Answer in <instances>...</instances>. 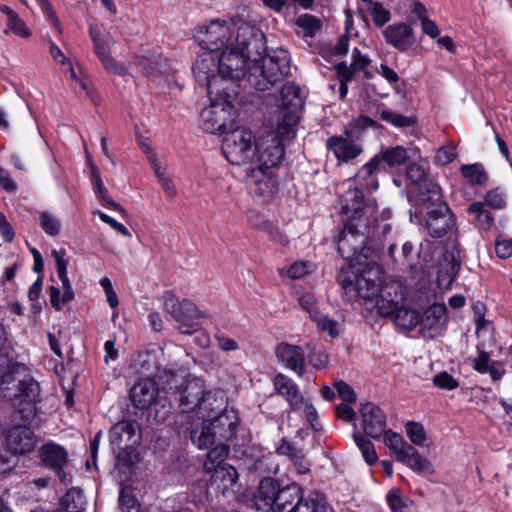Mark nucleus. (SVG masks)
Returning <instances> with one entry per match:
<instances>
[{
	"mask_svg": "<svg viewBox=\"0 0 512 512\" xmlns=\"http://www.w3.org/2000/svg\"><path fill=\"white\" fill-rule=\"evenodd\" d=\"M338 280L344 289L357 290L371 319L378 320L384 317V298L381 295L383 270L376 261H367L359 276L350 269L342 271Z\"/></svg>",
	"mask_w": 512,
	"mask_h": 512,
	"instance_id": "f257e3e1",
	"label": "nucleus"
},
{
	"mask_svg": "<svg viewBox=\"0 0 512 512\" xmlns=\"http://www.w3.org/2000/svg\"><path fill=\"white\" fill-rule=\"evenodd\" d=\"M405 431L412 444L393 433L392 430L386 429V441H389V448L395 454L396 460L416 474H434L435 468L432 462L415 448V446H424L428 439L424 426L420 422L408 421L405 424Z\"/></svg>",
	"mask_w": 512,
	"mask_h": 512,
	"instance_id": "f03ea898",
	"label": "nucleus"
},
{
	"mask_svg": "<svg viewBox=\"0 0 512 512\" xmlns=\"http://www.w3.org/2000/svg\"><path fill=\"white\" fill-rule=\"evenodd\" d=\"M249 66L248 82L259 91L268 90L281 82L290 72V55L287 50L275 49L268 55L253 58Z\"/></svg>",
	"mask_w": 512,
	"mask_h": 512,
	"instance_id": "7ed1b4c3",
	"label": "nucleus"
},
{
	"mask_svg": "<svg viewBox=\"0 0 512 512\" xmlns=\"http://www.w3.org/2000/svg\"><path fill=\"white\" fill-rule=\"evenodd\" d=\"M426 200L415 203L414 210L410 211L411 219L417 223L424 222V229L432 238H442L455 226V217L449 206L443 201Z\"/></svg>",
	"mask_w": 512,
	"mask_h": 512,
	"instance_id": "20e7f679",
	"label": "nucleus"
},
{
	"mask_svg": "<svg viewBox=\"0 0 512 512\" xmlns=\"http://www.w3.org/2000/svg\"><path fill=\"white\" fill-rule=\"evenodd\" d=\"M324 495L314 492L304 497L303 490L297 484L280 488L273 512H325Z\"/></svg>",
	"mask_w": 512,
	"mask_h": 512,
	"instance_id": "39448f33",
	"label": "nucleus"
},
{
	"mask_svg": "<svg viewBox=\"0 0 512 512\" xmlns=\"http://www.w3.org/2000/svg\"><path fill=\"white\" fill-rule=\"evenodd\" d=\"M222 152L232 165H252L257 154L255 136L249 129L236 128L227 133L222 142Z\"/></svg>",
	"mask_w": 512,
	"mask_h": 512,
	"instance_id": "423d86ee",
	"label": "nucleus"
},
{
	"mask_svg": "<svg viewBox=\"0 0 512 512\" xmlns=\"http://www.w3.org/2000/svg\"><path fill=\"white\" fill-rule=\"evenodd\" d=\"M273 385L276 393L286 400L292 411L303 409L306 420L311 428L316 431L321 430L322 427L318 420L316 408L310 401L304 398L299 386L291 378L279 373L274 377Z\"/></svg>",
	"mask_w": 512,
	"mask_h": 512,
	"instance_id": "0eeeda50",
	"label": "nucleus"
},
{
	"mask_svg": "<svg viewBox=\"0 0 512 512\" xmlns=\"http://www.w3.org/2000/svg\"><path fill=\"white\" fill-rule=\"evenodd\" d=\"M344 228L337 239V249L340 255L348 261H353L364 257L368 260L371 256L368 254L369 248L365 247V229L375 224L367 222L344 221Z\"/></svg>",
	"mask_w": 512,
	"mask_h": 512,
	"instance_id": "6e6552de",
	"label": "nucleus"
},
{
	"mask_svg": "<svg viewBox=\"0 0 512 512\" xmlns=\"http://www.w3.org/2000/svg\"><path fill=\"white\" fill-rule=\"evenodd\" d=\"M211 103L200 114V127L207 133H225L232 128L236 119V110L226 98L209 96Z\"/></svg>",
	"mask_w": 512,
	"mask_h": 512,
	"instance_id": "1a4fd4ad",
	"label": "nucleus"
},
{
	"mask_svg": "<svg viewBox=\"0 0 512 512\" xmlns=\"http://www.w3.org/2000/svg\"><path fill=\"white\" fill-rule=\"evenodd\" d=\"M343 221L377 223L374 213L378 205L371 200L363 204V194L358 188H348L341 197Z\"/></svg>",
	"mask_w": 512,
	"mask_h": 512,
	"instance_id": "9d476101",
	"label": "nucleus"
},
{
	"mask_svg": "<svg viewBox=\"0 0 512 512\" xmlns=\"http://www.w3.org/2000/svg\"><path fill=\"white\" fill-rule=\"evenodd\" d=\"M164 305L170 316L179 323L178 329L182 334L191 335L199 330L197 319L202 315L195 304L188 300L179 301L168 293L165 295Z\"/></svg>",
	"mask_w": 512,
	"mask_h": 512,
	"instance_id": "9b49d317",
	"label": "nucleus"
},
{
	"mask_svg": "<svg viewBox=\"0 0 512 512\" xmlns=\"http://www.w3.org/2000/svg\"><path fill=\"white\" fill-rule=\"evenodd\" d=\"M192 69L197 82L207 88L209 96H219L220 90L226 89L221 87L216 53L205 51L198 55Z\"/></svg>",
	"mask_w": 512,
	"mask_h": 512,
	"instance_id": "f8f14e48",
	"label": "nucleus"
},
{
	"mask_svg": "<svg viewBox=\"0 0 512 512\" xmlns=\"http://www.w3.org/2000/svg\"><path fill=\"white\" fill-rule=\"evenodd\" d=\"M406 177L414 186L411 201L415 203L426 200H439L441 188L435 183L426 171V168L419 163H411L406 169Z\"/></svg>",
	"mask_w": 512,
	"mask_h": 512,
	"instance_id": "ddd939ff",
	"label": "nucleus"
},
{
	"mask_svg": "<svg viewBox=\"0 0 512 512\" xmlns=\"http://www.w3.org/2000/svg\"><path fill=\"white\" fill-rule=\"evenodd\" d=\"M188 424L185 428L190 432L192 443L200 450L209 449L214 445L216 435L221 434L223 430L228 429L222 427L219 422L211 418L193 416L190 419H184L182 424Z\"/></svg>",
	"mask_w": 512,
	"mask_h": 512,
	"instance_id": "4468645a",
	"label": "nucleus"
},
{
	"mask_svg": "<svg viewBox=\"0 0 512 512\" xmlns=\"http://www.w3.org/2000/svg\"><path fill=\"white\" fill-rule=\"evenodd\" d=\"M246 184L254 198H269L277 186L274 169L258 164L249 165L246 171Z\"/></svg>",
	"mask_w": 512,
	"mask_h": 512,
	"instance_id": "2eb2a0df",
	"label": "nucleus"
},
{
	"mask_svg": "<svg viewBox=\"0 0 512 512\" xmlns=\"http://www.w3.org/2000/svg\"><path fill=\"white\" fill-rule=\"evenodd\" d=\"M194 37L203 49L216 53L224 47L228 49L231 30L225 21L214 20L208 25L200 27Z\"/></svg>",
	"mask_w": 512,
	"mask_h": 512,
	"instance_id": "dca6fc26",
	"label": "nucleus"
},
{
	"mask_svg": "<svg viewBox=\"0 0 512 512\" xmlns=\"http://www.w3.org/2000/svg\"><path fill=\"white\" fill-rule=\"evenodd\" d=\"M225 409L226 403L223 391L205 390L194 416L211 418L219 422L222 427H227L228 430H231L233 422Z\"/></svg>",
	"mask_w": 512,
	"mask_h": 512,
	"instance_id": "f3484780",
	"label": "nucleus"
},
{
	"mask_svg": "<svg viewBox=\"0 0 512 512\" xmlns=\"http://www.w3.org/2000/svg\"><path fill=\"white\" fill-rule=\"evenodd\" d=\"M249 66H252L249 58L245 53L231 48L229 51L224 50L218 56V74L220 83L224 79L239 80L244 76L248 77Z\"/></svg>",
	"mask_w": 512,
	"mask_h": 512,
	"instance_id": "a211bd4d",
	"label": "nucleus"
},
{
	"mask_svg": "<svg viewBox=\"0 0 512 512\" xmlns=\"http://www.w3.org/2000/svg\"><path fill=\"white\" fill-rule=\"evenodd\" d=\"M235 40L237 49L245 53L250 62L266 50L264 34L249 23H243L237 28Z\"/></svg>",
	"mask_w": 512,
	"mask_h": 512,
	"instance_id": "6ab92c4d",
	"label": "nucleus"
},
{
	"mask_svg": "<svg viewBox=\"0 0 512 512\" xmlns=\"http://www.w3.org/2000/svg\"><path fill=\"white\" fill-rule=\"evenodd\" d=\"M41 463L53 470L60 481L68 484L71 482V476L65 471L68 463V454L64 447L59 444L49 442L44 444L39 451Z\"/></svg>",
	"mask_w": 512,
	"mask_h": 512,
	"instance_id": "aec40b11",
	"label": "nucleus"
},
{
	"mask_svg": "<svg viewBox=\"0 0 512 512\" xmlns=\"http://www.w3.org/2000/svg\"><path fill=\"white\" fill-rule=\"evenodd\" d=\"M11 342L3 324L0 323V386L6 387L15 382L16 376L25 372L24 364L13 362L9 357Z\"/></svg>",
	"mask_w": 512,
	"mask_h": 512,
	"instance_id": "412c9836",
	"label": "nucleus"
},
{
	"mask_svg": "<svg viewBox=\"0 0 512 512\" xmlns=\"http://www.w3.org/2000/svg\"><path fill=\"white\" fill-rule=\"evenodd\" d=\"M205 392V385L201 379L192 378L186 381L180 390L179 407L181 409L180 422L190 419L195 415Z\"/></svg>",
	"mask_w": 512,
	"mask_h": 512,
	"instance_id": "4be33fe9",
	"label": "nucleus"
},
{
	"mask_svg": "<svg viewBox=\"0 0 512 512\" xmlns=\"http://www.w3.org/2000/svg\"><path fill=\"white\" fill-rule=\"evenodd\" d=\"M257 154L254 164L263 165L274 169L284 157V146L280 139L273 134L262 137L256 141Z\"/></svg>",
	"mask_w": 512,
	"mask_h": 512,
	"instance_id": "5701e85b",
	"label": "nucleus"
},
{
	"mask_svg": "<svg viewBox=\"0 0 512 512\" xmlns=\"http://www.w3.org/2000/svg\"><path fill=\"white\" fill-rule=\"evenodd\" d=\"M5 443L13 454L24 455L34 450L37 437L30 427L16 425L7 430Z\"/></svg>",
	"mask_w": 512,
	"mask_h": 512,
	"instance_id": "b1692460",
	"label": "nucleus"
},
{
	"mask_svg": "<svg viewBox=\"0 0 512 512\" xmlns=\"http://www.w3.org/2000/svg\"><path fill=\"white\" fill-rule=\"evenodd\" d=\"M445 304L435 303L419 315V330L424 337L434 338L440 335L446 322Z\"/></svg>",
	"mask_w": 512,
	"mask_h": 512,
	"instance_id": "393cba45",
	"label": "nucleus"
},
{
	"mask_svg": "<svg viewBox=\"0 0 512 512\" xmlns=\"http://www.w3.org/2000/svg\"><path fill=\"white\" fill-rule=\"evenodd\" d=\"M25 371H27V369ZM25 373L26 372L22 373V375L26 376ZM17 377H19V375H17L16 378ZM13 384L14 382L8 384L6 387L0 386V392L4 397L9 398L10 400H19L20 402L27 403H35L38 401L40 397V387L34 379L31 377H25L24 379L19 380L18 386L15 390L11 387Z\"/></svg>",
	"mask_w": 512,
	"mask_h": 512,
	"instance_id": "a878e982",
	"label": "nucleus"
},
{
	"mask_svg": "<svg viewBox=\"0 0 512 512\" xmlns=\"http://www.w3.org/2000/svg\"><path fill=\"white\" fill-rule=\"evenodd\" d=\"M111 444L130 448L140 441V427L136 421L123 420L113 425L109 432Z\"/></svg>",
	"mask_w": 512,
	"mask_h": 512,
	"instance_id": "bb28decb",
	"label": "nucleus"
},
{
	"mask_svg": "<svg viewBox=\"0 0 512 512\" xmlns=\"http://www.w3.org/2000/svg\"><path fill=\"white\" fill-rule=\"evenodd\" d=\"M89 34L93 41L94 52L100 59L104 67L111 72L119 75L126 74V68L118 64L110 54L109 43L101 36L100 29L96 25L89 26Z\"/></svg>",
	"mask_w": 512,
	"mask_h": 512,
	"instance_id": "cd10ccee",
	"label": "nucleus"
},
{
	"mask_svg": "<svg viewBox=\"0 0 512 512\" xmlns=\"http://www.w3.org/2000/svg\"><path fill=\"white\" fill-rule=\"evenodd\" d=\"M279 490V484L275 479H262L253 497V507L260 512L273 511Z\"/></svg>",
	"mask_w": 512,
	"mask_h": 512,
	"instance_id": "c85d7f7f",
	"label": "nucleus"
},
{
	"mask_svg": "<svg viewBox=\"0 0 512 512\" xmlns=\"http://www.w3.org/2000/svg\"><path fill=\"white\" fill-rule=\"evenodd\" d=\"M277 359L286 368L293 370L298 376L305 372V359L301 347L282 342L275 350Z\"/></svg>",
	"mask_w": 512,
	"mask_h": 512,
	"instance_id": "c756f323",
	"label": "nucleus"
},
{
	"mask_svg": "<svg viewBox=\"0 0 512 512\" xmlns=\"http://www.w3.org/2000/svg\"><path fill=\"white\" fill-rule=\"evenodd\" d=\"M363 429L367 435L380 439L384 435V412L373 403H366L361 409Z\"/></svg>",
	"mask_w": 512,
	"mask_h": 512,
	"instance_id": "7c9ffc66",
	"label": "nucleus"
},
{
	"mask_svg": "<svg viewBox=\"0 0 512 512\" xmlns=\"http://www.w3.org/2000/svg\"><path fill=\"white\" fill-rule=\"evenodd\" d=\"M155 395V383L149 379L139 381L130 391L131 401L139 409L148 408L154 402Z\"/></svg>",
	"mask_w": 512,
	"mask_h": 512,
	"instance_id": "2f4dec72",
	"label": "nucleus"
},
{
	"mask_svg": "<svg viewBox=\"0 0 512 512\" xmlns=\"http://www.w3.org/2000/svg\"><path fill=\"white\" fill-rule=\"evenodd\" d=\"M327 147L341 161H348L361 153V148L351 139L343 136H333L327 141Z\"/></svg>",
	"mask_w": 512,
	"mask_h": 512,
	"instance_id": "473e14b6",
	"label": "nucleus"
},
{
	"mask_svg": "<svg viewBox=\"0 0 512 512\" xmlns=\"http://www.w3.org/2000/svg\"><path fill=\"white\" fill-rule=\"evenodd\" d=\"M386 42L400 51H406L414 43L413 30L407 24H398L386 29Z\"/></svg>",
	"mask_w": 512,
	"mask_h": 512,
	"instance_id": "72a5a7b5",
	"label": "nucleus"
},
{
	"mask_svg": "<svg viewBox=\"0 0 512 512\" xmlns=\"http://www.w3.org/2000/svg\"><path fill=\"white\" fill-rule=\"evenodd\" d=\"M461 268L460 252L457 249L447 250L440 263L438 278L451 283L457 277Z\"/></svg>",
	"mask_w": 512,
	"mask_h": 512,
	"instance_id": "f704fd0d",
	"label": "nucleus"
},
{
	"mask_svg": "<svg viewBox=\"0 0 512 512\" xmlns=\"http://www.w3.org/2000/svg\"><path fill=\"white\" fill-rule=\"evenodd\" d=\"M386 318L391 319L395 326L407 331L413 330L419 324V313L404 306L391 312L386 311Z\"/></svg>",
	"mask_w": 512,
	"mask_h": 512,
	"instance_id": "c9c22d12",
	"label": "nucleus"
},
{
	"mask_svg": "<svg viewBox=\"0 0 512 512\" xmlns=\"http://www.w3.org/2000/svg\"><path fill=\"white\" fill-rule=\"evenodd\" d=\"M281 101L286 112H296L303 108L304 99L301 90L293 83L285 84L281 89Z\"/></svg>",
	"mask_w": 512,
	"mask_h": 512,
	"instance_id": "e433bc0d",
	"label": "nucleus"
},
{
	"mask_svg": "<svg viewBox=\"0 0 512 512\" xmlns=\"http://www.w3.org/2000/svg\"><path fill=\"white\" fill-rule=\"evenodd\" d=\"M238 481V473L231 465L220 466L212 472L211 483L216 485L223 493L232 489Z\"/></svg>",
	"mask_w": 512,
	"mask_h": 512,
	"instance_id": "4c0bfd02",
	"label": "nucleus"
},
{
	"mask_svg": "<svg viewBox=\"0 0 512 512\" xmlns=\"http://www.w3.org/2000/svg\"><path fill=\"white\" fill-rule=\"evenodd\" d=\"M0 12L7 16V29L4 31L5 34L12 32L22 38L31 36V30L14 10L6 5H0Z\"/></svg>",
	"mask_w": 512,
	"mask_h": 512,
	"instance_id": "58836bf2",
	"label": "nucleus"
},
{
	"mask_svg": "<svg viewBox=\"0 0 512 512\" xmlns=\"http://www.w3.org/2000/svg\"><path fill=\"white\" fill-rule=\"evenodd\" d=\"M229 446L227 444H219L210 449L206 455L203 469L205 473H212L220 466H226V458L229 455Z\"/></svg>",
	"mask_w": 512,
	"mask_h": 512,
	"instance_id": "ea45409f",
	"label": "nucleus"
},
{
	"mask_svg": "<svg viewBox=\"0 0 512 512\" xmlns=\"http://www.w3.org/2000/svg\"><path fill=\"white\" fill-rule=\"evenodd\" d=\"M299 121V114L296 112L283 111L282 115L277 123L276 134L277 138L281 139H292L296 134V125Z\"/></svg>",
	"mask_w": 512,
	"mask_h": 512,
	"instance_id": "a19ab883",
	"label": "nucleus"
},
{
	"mask_svg": "<svg viewBox=\"0 0 512 512\" xmlns=\"http://www.w3.org/2000/svg\"><path fill=\"white\" fill-rule=\"evenodd\" d=\"M297 33L302 37H315L322 29V22L311 14H303L296 19Z\"/></svg>",
	"mask_w": 512,
	"mask_h": 512,
	"instance_id": "79ce46f5",
	"label": "nucleus"
},
{
	"mask_svg": "<svg viewBox=\"0 0 512 512\" xmlns=\"http://www.w3.org/2000/svg\"><path fill=\"white\" fill-rule=\"evenodd\" d=\"M386 502L392 512H413L414 510L413 502L398 488L389 490L386 495Z\"/></svg>",
	"mask_w": 512,
	"mask_h": 512,
	"instance_id": "37998d69",
	"label": "nucleus"
},
{
	"mask_svg": "<svg viewBox=\"0 0 512 512\" xmlns=\"http://www.w3.org/2000/svg\"><path fill=\"white\" fill-rule=\"evenodd\" d=\"M367 59L360 55L357 49L353 51V61L348 66L346 63H339L336 66L337 73L341 78V81H349L356 71L364 69L367 65Z\"/></svg>",
	"mask_w": 512,
	"mask_h": 512,
	"instance_id": "c03bdc74",
	"label": "nucleus"
},
{
	"mask_svg": "<svg viewBox=\"0 0 512 512\" xmlns=\"http://www.w3.org/2000/svg\"><path fill=\"white\" fill-rule=\"evenodd\" d=\"M467 212L475 215L477 225L480 229L488 231L492 228L494 224L493 214L485 208L483 202L476 201L471 203L467 208Z\"/></svg>",
	"mask_w": 512,
	"mask_h": 512,
	"instance_id": "a18cd8bd",
	"label": "nucleus"
},
{
	"mask_svg": "<svg viewBox=\"0 0 512 512\" xmlns=\"http://www.w3.org/2000/svg\"><path fill=\"white\" fill-rule=\"evenodd\" d=\"M84 505V495L78 488L68 490L61 500V506L66 512H84Z\"/></svg>",
	"mask_w": 512,
	"mask_h": 512,
	"instance_id": "49530a36",
	"label": "nucleus"
},
{
	"mask_svg": "<svg viewBox=\"0 0 512 512\" xmlns=\"http://www.w3.org/2000/svg\"><path fill=\"white\" fill-rule=\"evenodd\" d=\"M149 160L164 192L169 197H175L177 189L172 179L166 174L165 168L160 165L154 155H149Z\"/></svg>",
	"mask_w": 512,
	"mask_h": 512,
	"instance_id": "de8ad7c7",
	"label": "nucleus"
},
{
	"mask_svg": "<svg viewBox=\"0 0 512 512\" xmlns=\"http://www.w3.org/2000/svg\"><path fill=\"white\" fill-rule=\"evenodd\" d=\"M461 173L472 185H482L488 180V175L480 164L463 165Z\"/></svg>",
	"mask_w": 512,
	"mask_h": 512,
	"instance_id": "09e8293b",
	"label": "nucleus"
},
{
	"mask_svg": "<svg viewBox=\"0 0 512 512\" xmlns=\"http://www.w3.org/2000/svg\"><path fill=\"white\" fill-rule=\"evenodd\" d=\"M385 118L386 122L402 130L414 127L417 122V119L414 115H404L397 111L387 109Z\"/></svg>",
	"mask_w": 512,
	"mask_h": 512,
	"instance_id": "8fccbe9b",
	"label": "nucleus"
},
{
	"mask_svg": "<svg viewBox=\"0 0 512 512\" xmlns=\"http://www.w3.org/2000/svg\"><path fill=\"white\" fill-rule=\"evenodd\" d=\"M386 82L391 86L393 96L395 98H400L402 102H404L407 98L405 81L401 80L398 74L388 66H386Z\"/></svg>",
	"mask_w": 512,
	"mask_h": 512,
	"instance_id": "3c124183",
	"label": "nucleus"
},
{
	"mask_svg": "<svg viewBox=\"0 0 512 512\" xmlns=\"http://www.w3.org/2000/svg\"><path fill=\"white\" fill-rule=\"evenodd\" d=\"M353 438H354V441H355L356 445L358 446V448L362 452V455H363L365 461L369 465L374 464L377 461L378 457H377V454H376V451H375V447L371 443V441L365 439L359 433H354L353 434Z\"/></svg>",
	"mask_w": 512,
	"mask_h": 512,
	"instance_id": "603ef678",
	"label": "nucleus"
},
{
	"mask_svg": "<svg viewBox=\"0 0 512 512\" xmlns=\"http://www.w3.org/2000/svg\"><path fill=\"white\" fill-rule=\"evenodd\" d=\"M39 223L41 228L51 236H56L60 232L61 224L59 220L49 212H39Z\"/></svg>",
	"mask_w": 512,
	"mask_h": 512,
	"instance_id": "864d4df0",
	"label": "nucleus"
},
{
	"mask_svg": "<svg viewBox=\"0 0 512 512\" xmlns=\"http://www.w3.org/2000/svg\"><path fill=\"white\" fill-rule=\"evenodd\" d=\"M397 252V245L396 244H390L388 247V253L389 257L391 258L394 269L399 271H404L407 268H412L414 266L413 264V256H405L404 254L400 253V255H396Z\"/></svg>",
	"mask_w": 512,
	"mask_h": 512,
	"instance_id": "5fc2aeb1",
	"label": "nucleus"
},
{
	"mask_svg": "<svg viewBox=\"0 0 512 512\" xmlns=\"http://www.w3.org/2000/svg\"><path fill=\"white\" fill-rule=\"evenodd\" d=\"M409 158L408 150L403 146H395L391 149H386V164L391 167L404 164Z\"/></svg>",
	"mask_w": 512,
	"mask_h": 512,
	"instance_id": "6e6d98bb",
	"label": "nucleus"
},
{
	"mask_svg": "<svg viewBox=\"0 0 512 512\" xmlns=\"http://www.w3.org/2000/svg\"><path fill=\"white\" fill-rule=\"evenodd\" d=\"M483 203L493 209H502L506 206V195L500 188L492 189L486 193Z\"/></svg>",
	"mask_w": 512,
	"mask_h": 512,
	"instance_id": "4d7b16f0",
	"label": "nucleus"
},
{
	"mask_svg": "<svg viewBox=\"0 0 512 512\" xmlns=\"http://www.w3.org/2000/svg\"><path fill=\"white\" fill-rule=\"evenodd\" d=\"M300 306L309 314L311 320H317V317L321 315L318 308V303L312 294L305 293L299 298Z\"/></svg>",
	"mask_w": 512,
	"mask_h": 512,
	"instance_id": "13d9d810",
	"label": "nucleus"
},
{
	"mask_svg": "<svg viewBox=\"0 0 512 512\" xmlns=\"http://www.w3.org/2000/svg\"><path fill=\"white\" fill-rule=\"evenodd\" d=\"M137 461V454L132 447L120 449L117 453L116 466L118 469H130Z\"/></svg>",
	"mask_w": 512,
	"mask_h": 512,
	"instance_id": "bf43d9fd",
	"label": "nucleus"
},
{
	"mask_svg": "<svg viewBox=\"0 0 512 512\" xmlns=\"http://www.w3.org/2000/svg\"><path fill=\"white\" fill-rule=\"evenodd\" d=\"M314 322H316L317 328L320 331L327 332L331 337L334 338L340 335L339 323L329 317L320 315Z\"/></svg>",
	"mask_w": 512,
	"mask_h": 512,
	"instance_id": "052dcab7",
	"label": "nucleus"
},
{
	"mask_svg": "<svg viewBox=\"0 0 512 512\" xmlns=\"http://www.w3.org/2000/svg\"><path fill=\"white\" fill-rule=\"evenodd\" d=\"M277 453L279 455L287 456L291 461L301 460L303 451L295 447L291 442L282 439L277 446Z\"/></svg>",
	"mask_w": 512,
	"mask_h": 512,
	"instance_id": "680f3d73",
	"label": "nucleus"
},
{
	"mask_svg": "<svg viewBox=\"0 0 512 512\" xmlns=\"http://www.w3.org/2000/svg\"><path fill=\"white\" fill-rule=\"evenodd\" d=\"M433 383L436 387L445 390H454L459 386V382L447 372H440L435 375Z\"/></svg>",
	"mask_w": 512,
	"mask_h": 512,
	"instance_id": "e2e57ef3",
	"label": "nucleus"
},
{
	"mask_svg": "<svg viewBox=\"0 0 512 512\" xmlns=\"http://www.w3.org/2000/svg\"><path fill=\"white\" fill-rule=\"evenodd\" d=\"M334 387L343 401L347 403H355L357 400L356 393L354 389L344 381H337L334 384Z\"/></svg>",
	"mask_w": 512,
	"mask_h": 512,
	"instance_id": "0e129e2a",
	"label": "nucleus"
},
{
	"mask_svg": "<svg viewBox=\"0 0 512 512\" xmlns=\"http://www.w3.org/2000/svg\"><path fill=\"white\" fill-rule=\"evenodd\" d=\"M119 505L122 512H141L136 499L127 494L124 489L120 492Z\"/></svg>",
	"mask_w": 512,
	"mask_h": 512,
	"instance_id": "69168bd1",
	"label": "nucleus"
},
{
	"mask_svg": "<svg viewBox=\"0 0 512 512\" xmlns=\"http://www.w3.org/2000/svg\"><path fill=\"white\" fill-rule=\"evenodd\" d=\"M367 13L378 27L384 26V8L379 2L367 3Z\"/></svg>",
	"mask_w": 512,
	"mask_h": 512,
	"instance_id": "338daca9",
	"label": "nucleus"
},
{
	"mask_svg": "<svg viewBox=\"0 0 512 512\" xmlns=\"http://www.w3.org/2000/svg\"><path fill=\"white\" fill-rule=\"evenodd\" d=\"M495 252L501 259L509 258L512 255V239H499L495 243Z\"/></svg>",
	"mask_w": 512,
	"mask_h": 512,
	"instance_id": "774afa93",
	"label": "nucleus"
}]
</instances>
